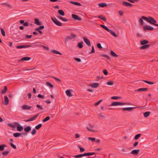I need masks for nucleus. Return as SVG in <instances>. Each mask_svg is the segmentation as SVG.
<instances>
[{
  "instance_id": "1",
  "label": "nucleus",
  "mask_w": 158,
  "mask_h": 158,
  "mask_svg": "<svg viewBox=\"0 0 158 158\" xmlns=\"http://www.w3.org/2000/svg\"><path fill=\"white\" fill-rule=\"evenodd\" d=\"M143 19L144 20L147 21L149 23L152 25L154 23H156L157 22L154 19V18L151 17L149 16L148 17V18H147V17H143Z\"/></svg>"
},
{
  "instance_id": "2",
  "label": "nucleus",
  "mask_w": 158,
  "mask_h": 158,
  "mask_svg": "<svg viewBox=\"0 0 158 158\" xmlns=\"http://www.w3.org/2000/svg\"><path fill=\"white\" fill-rule=\"evenodd\" d=\"M130 103H124L119 102H113L112 103L111 106H117L120 105H130Z\"/></svg>"
},
{
  "instance_id": "3",
  "label": "nucleus",
  "mask_w": 158,
  "mask_h": 158,
  "mask_svg": "<svg viewBox=\"0 0 158 158\" xmlns=\"http://www.w3.org/2000/svg\"><path fill=\"white\" fill-rule=\"evenodd\" d=\"M76 37L77 36L76 35L73 33H71V35L70 36H67L65 37V42H68L69 40Z\"/></svg>"
},
{
  "instance_id": "4",
  "label": "nucleus",
  "mask_w": 158,
  "mask_h": 158,
  "mask_svg": "<svg viewBox=\"0 0 158 158\" xmlns=\"http://www.w3.org/2000/svg\"><path fill=\"white\" fill-rule=\"evenodd\" d=\"M51 19L53 23L56 25L59 26H61L62 25V23L58 21L56 18H53V17H51Z\"/></svg>"
},
{
  "instance_id": "5",
  "label": "nucleus",
  "mask_w": 158,
  "mask_h": 158,
  "mask_svg": "<svg viewBox=\"0 0 158 158\" xmlns=\"http://www.w3.org/2000/svg\"><path fill=\"white\" fill-rule=\"evenodd\" d=\"M143 30L144 31H152L154 29V28L149 25H146L143 27Z\"/></svg>"
},
{
  "instance_id": "6",
  "label": "nucleus",
  "mask_w": 158,
  "mask_h": 158,
  "mask_svg": "<svg viewBox=\"0 0 158 158\" xmlns=\"http://www.w3.org/2000/svg\"><path fill=\"white\" fill-rule=\"evenodd\" d=\"M33 46L29 45H19L17 46L16 48L17 49L22 48H27L30 47H33Z\"/></svg>"
},
{
  "instance_id": "7",
  "label": "nucleus",
  "mask_w": 158,
  "mask_h": 158,
  "mask_svg": "<svg viewBox=\"0 0 158 158\" xmlns=\"http://www.w3.org/2000/svg\"><path fill=\"white\" fill-rule=\"evenodd\" d=\"M84 41L86 44L89 47L91 46V43L89 40L86 37H83V38Z\"/></svg>"
},
{
  "instance_id": "8",
  "label": "nucleus",
  "mask_w": 158,
  "mask_h": 158,
  "mask_svg": "<svg viewBox=\"0 0 158 158\" xmlns=\"http://www.w3.org/2000/svg\"><path fill=\"white\" fill-rule=\"evenodd\" d=\"M137 108V107H135L123 108L122 109V110L123 111L126 110L130 111L133 110L134 109L136 108Z\"/></svg>"
},
{
  "instance_id": "9",
  "label": "nucleus",
  "mask_w": 158,
  "mask_h": 158,
  "mask_svg": "<svg viewBox=\"0 0 158 158\" xmlns=\"http://www.w3.org/2000/svg\"><path fill=\"white\" fill-rule=\"evenodd\" d=\"M72 17L74 19L77 20L81 21V18L79 17L78 15H76L72 14Z\"/></svg>"
},
{
  "instance_id": "10",
  "label": "nucleus",
  "mask_w": 158,
  "mask_h": 158,
  "mask_svg": "<svg viewBox=\"0 0 158 158\" xmlns=\"http://www.w3.org/2000/svg\"><path fill=\"white\" fill-rule=\"evenodd\" d=\"M27 134L25 133H14L13 134V135L15 137H18L21 135H26Z\"/></svg>"
},
{
  "instance_id": "11",
  "label": "nucleus",
  "mask_w": 158,
  "mask_h": 158,
  "mask_svg": "<svg viewBox=\"0 0 158 158\" xmlns=\"http://www.w3.org/2000/svg\"><path fill=\"white\" fill-rule=\"evenodd\" d=\"M22 109L23 110H30L31 108V106L27 105H23L22 106Z\"/></svg>"
},
{
  "instance_id": "12",
  "label": "nucleus",
  "mask_w": 158,
  "mask_h": 158,
  "mask_svg": "<svg viewBox=\"0 0 158 158\" xmlns=\"http://www.w3.org/2000/svg\"><path fill=\"white\" fill-rule=\"evenodd\" d=\"M122 4L124 6L127 7H131L132 6V4L125 1H123L122 2Z\"/></svg>"
},
{
  "instance_id": "13",
  "label": "nucleus",
  "mask_w": 158,
  "mask_h": 158,
  "mask_svg": "<svg viewBox=\"0 0 158 158\" xmlns=\"http://www.w3.org/2000/svg\"><path fill=\"white\" fill-rule=\"evenodd\" d=\"M89 85L93 88H96L99 86V84L98 83H94L90 84Z\"/></svg>"
},
{
  "instance_id": "14",
  "label": "nucleus",
  "mask_w": 158,
  "mask_h": 158,
  "mask_svg": "<svg viewBox=\"0 0 158 158\" xmlns=\"http://www.w3.org/2000/svg\"><path fill=\"white\" fill-rule=\"evenodd\" d=\"M139 152V149H135L132 150L131 152V154L132 155H137Z\"/></svg>"
},
{
  "instance_id": "15",
  "label": "nucleus",
  "mask_w": 158,
  "mask_h": 158,
  "mask_svg": "<svg viewBox=\"0 0 158 158\" xmlns=\"http://www.w3.org/2000/svg\"><path fill=\"white\" fill-rule=\"evenodd\" d=\"M143 45V46H142L140 47V49H143L148 48L150 47L151 45L149 44H148L144 45Z\"/></svg>"
},
{
  "instance_id": "16",
  "label": "nucleus",
  "mask_w": 158,
  "mask_h": 158,
  "mask_svg": "<svg viewBox=\"0 0 158 158\" xmlns=\"http://www.w3.org/2000/svg\"><path fill=\"white\" fill-rule=\"evenodd\" d=\"M148 89L147 88H140L135 90V92H141L147 91Z\"/></svg>"
},
{
  "instance_id": "17",
  "label": "nucleus",
  "mask_w": 158,
  "mask_h": 158,
  "mask_svg": "<svg viewBox=\"0 0 158 158\" xmlns=\"http://www.w3.org/2000/svg\"><path fill=\"white\" fill-rule=\"evenodd\" d=\"M31 128L29 126H28L24 128V131L26 132H29L31 130Z\"/></svg>"
},
{
  "instance_id": "18",
  "label": "nucleus",
  "mask_w": 158,
  "mask_h": 158,
  "mask_svg": "<svg viewBox=\"0 0 158 158\" xmlns=\"http://www.w3.org/2000/svg\"><path fill=\"white\" fill-rule=\"evenodd\" d=\"M149 43L148 41L145 40H143L140 41V44L142 45H146Z\"/></svg>"
},
{
  "instance_id": "19",
  "label": "nucleus",
  "mask_w": 158,
  "mask_h": 158,
  "mask_svg": "<svg viewBox=\"0 0 158 158\" xmlns=\"http://www.w3.org/2000/svg\"><path fill=\"white\" fill-rule=\"evenodd\" d=\"M31 58L28 56H25L22 57L21 59V60H25V61H28L29 60L31 59Z\"/></svg>"
},
{
  "instance_id": "20",
  "label": "nucleus",
  "mask_w": 158,
  "mask_h": 158,
  "mask_svg": "<svg viewBox=\"0 0 158 158\" xmlns=\"http://www.w3.org/2000/svg\"><path fill=\"white\" fill-rule=\"evenodd\" d=\"M70 2L72 4H73L74 5H75L77 6H81L82 5L80 3L77 2H74L73 1H71Z\"/></svg>"
},
{
  "instance_id": "21",
  "label": "nucleus",
  "mask_w": 158,
  "mask_h": 158,
  "mask_svg": "<svg viewBox=\"0 0 158 158\" xmlns=\"http://www.w3.org/2000/svg\"><path fill=\"white\" fill-rule=\"evenodd\" d=\"M71 90L70 89L67 90L65 92L67 96L70 97L72 96L71 94Z\"/></svg>"
},
{
  "instance_id": "22",
  "label": "nucleus",
  "mask_w": 158,
  "mask_h": 158,
  "mask_svg": "<svg viewBox=\"0 0 158 158\" xmlns=\"http://www.w3.org/2000/svg\"><path fill=\"white\" fill-rule=\"evenodd\" d=\"M35 23L37 25H40L42 24V23L40 22L39 20L38 19H35Z\"/></svg>"
},
{
  "instance_id": "23",
  "label": "nucleus",
  "mask_w": 158,
  "mask_h": 158,
  "mask_svg": "<svg viewBox=\"0 0 158 158\" xmlns=\"http://www.w3.org/2000/svg\"><path fill=\"white\" fill-rule=\"evenodd\" d=\"M4 98H5L4 104L5 105H7L8 104V103H9L8 98V97L6 96H4Z\"/></svg>"
},
{
  "instance_id": "24",
  "label": "nucleus",
  "mask_w": 158,
  "mask_h": 158,
  "mask_svg": "<svg viewBox=\"0 0 158 158\" xmlns=\"http://www.w3.org/2000/svg\"><path fill=\"white\" fill-rule=\"evenodd\" d=\"M145 17V16H143L141 17V18H140L139 20V23L141 25H143V17Z\"/></svg>"
},
{
  "instance_id": "25",
  "label": "nucleus",
  "mask_w": 158,
  "mask_h": 158,
  "mask_svg": "<svg viewBox=\"0 0 158 158\" xmlns=\"http://www.w3.org/2000/svg\"><path fill=\"white\" fill-rule=\"evenodd\" d=\"M109 32H110L111 35L113 36H114L116 37H118V36L117 35L116 33L114 32L112 30H110V31H109Z\"/></svg>"
},
{
  "instance_id": "26",
  "label": "nucleus",
  "mask_w": 158,
  "mask_h": 158,
  "mask_svg": "<svg viewBox=\"0 0 158 158\" xmlns=\"http://www.w3.org/2000/svg\"><path fill=\"white\" fill-rule=\"evenodd\" d=\"M83 42L82 41L79 43L77 45V46L80 48H82L83 47Z\"/></svg>"
},
{
  "instance_id": "27",
  "label": "nucleus",
  "mask_w": 158,
  "mask_h": 158,
  "mask_svg": "<svg viewBox=\"0 0 158 158\" xmlns=\"http://www.w3.org/2000/svg\"><path fill=\"white\" fill-rule=\"evenodd\" d=\"M89 128L87 127L86 128L88 129V130L90 131L93 132L94 131V130H91V129L94 127V126L93 125H91L90 124H89Z\"/></svg>"
},
{
  "instance_id": "28",
  "label": "nucleus",
  "mask_w": 158,
  "mask_h": 158,
  "mask_svg": "<svg viewBox=\"0 0 158 158\" xmlns=\"http://www.w3.org/2000/svg\"><path fill=\"white\" fill-rule=\"evenodd\" d=\"M150 113L151 112L149 111H147L145 112L143 114L144 117L146 118L148 117L149 116Z\"/></svg>"
},
{
  "instance_id": "29",
  "label": "nucleus",
  "mask_w": 158,
  "mask_h": 158,
  "mask_svg": "<svg viewBox=\"0 0 158 158\" xmlns=\"http://www.w3.org/2000/svg\"><path fill=\"white\" fill-rule=\"evenodd\" d=\"M58 13L62 16H64V12L61 10H59L58 11Z\"/></svg>"
},
{
  "instance_id": "30",
  "label": "nucleus",
  "mask_w": 158,
  "mask_h": 158,
  "mask_svg": "<svg viewBox=\"0 0 158 158\" xmlns=\"http://www.w3.org/2000/svg\"><path fill=\"white\" fill-rule=\"evenodd\" d=\"M98 18L103 20L104 21H106V17L103 16L102 15H100L98 16Z\"/></svg>"
},
{
  "instance_id": "31",
  "label": "nucleus",
  "mask_w": 158,
  "mask_h": 158,
  "mask_svg": "<svg viewBox=\"0 0 158 158\" xmlns=\"http://www.w3.org/2000/svg\"><path fill=\"white\" fill-rule=\"evenodd\" d=\"M17 128L18 131H20L23 129V127L22 126L19 125L17 127Z\"/></svg>"
},
{
  "instance_id": "32",
  "label": "nucleus",
  "mask_w": 158,
  "mask_h": 158,
  "mask_svg": "<svg viewBox=\"0 0 158 158\" xmlns=\"http://www.w3.org/2000/svg\"><path fill=\"white\" fill-rule=\"evenodd\" d=\"M52 52L55 54H60V55H62V54L60 52L56 50H52Z\"/></svg>"
},
{
  "instance_id": "33",
  "label": "nucleus",
  "mask_w": 158,
  "mask_h": 158,
  "mask_svg": "<svg viewBox=\"0 0 158 158\" xmlns=\"http://www.w3.org/2000/svg\"><path fill=\"white\" fill-rule=\"evenodd\" d=\"M98 6L102 7H103L107 6V4L106 3H100L98 4Z\"/></svg>"
},
{
  "instance_id": "34",
  "label": "nucleus",
  "mask_w": 158,
  "mask_h": 158,
  "mask_svg": "<svg viewBox=\"0 0 158 158\" xmlns=\"http://www.w3.org/2000/svg\"><path fill=\"white\" fill-rule=\"evenodd\" d=\"M50 119V117L48 116L46 117L45 118H44L42 121V122L44 123L45 122H46L49 120Z\"/></svg>"
},
{
  "instance_id": "35",
  "label": "nucleus",
  "mask_w": 158,
  "mask_h": 158,
  "mask_svg": "<svg viewBox=\"0 0 158 158\" xmlns=\"http://www.w3.org/2000/svg\"><path fill=\"white\" fill-rule=\"evenodd\" d=\"M0 30H1V33L2 35L3 36H5V32L4 31V29L3 28H0Z\"/></svg>"
},
{
  "instance_id": "36",
  "label": "nucleus",
  "mask_w": 158,
  "mask_h": 158,
  "mask_svg": "<svg viewBox=\"0 0 158 158\" xmlns=\"http://www.w3.org/2000/svg\"><path fill=\"white\" fill-rule=\"evenodd\" d=\"M7 90V87L6 86L4 87V89L1 91V94H4L5 93Z\"/></svg>"
},
{
  "instance_id": "37",
  "label": "nucleus",
  "mask_w": 158,
  "mask_h": 158,
  "mask_svg": "<svg viewBox=\"0 0 158 158\" xmlns=\"http://www.w3.org/2000/svg\"><path fill=\"white\" fill-rule=\"evenodd\" d=\"M110 54L112 56L114 57H117L118 56V55L112 51H111Z\"/></svg>"
},
{
  "instance_id": "38",
  "label": "nucleus",
  "mask_w": 158,
  "mask_h": 158,
  "mask_svg": "<svg viewBox=\"0 0 158 158\" xmlns=\"http://www.w3.org/2000/svg\"><path fill=\"white\" fill-rule=\"evenodd\" d=\"M6 147L5 144H2L0 145V151H3L4 149V148Z\"/></svg>"
},
{
  "instance_id": "39",
  "label": "nucleus",
  "mask_w": 158,
  "mask_h": 158,
  "mask_svg": "<svg viewBox=\"0 0 158 158\" xmlns=\"http://www.w3.org/2000/svg\"><path fill=\"white\" fill-rule=\"evenodd\" d=\"M38 115H39V114H38L36 115H35V116H34V117L30 118L31 121L35 120L36 119V118H37V117L38 116Z\"/></svg>"
},
{
  "instance_id": "40",
  "label": "nucleus",
  "mask_w": 158,
  "mask_h": 158,
  "mask_svg": "<svg viewBox=\"0 0 158 158\" xmlns=\"http://www.w3.org/2000/svg\"><path fill=\"white\" fill-rule=\"evenodd\" d=\"M46 84L47 86H49L51 88H53L54 87L53 85L51 83L48 82H46Z\"/></svg>"
},
{
  "instance_id": "41",
  "label": "nucleus",
  "mask_w": 158,
  "mask_h": 158,
  "mask_svg": "<svg viewBox=\"0 0 158 158\" xmlns=\"http://www.w3.org/2000/svg\"><path fill=\"white\" fill-rule=\"evenodd\" d=\"M42 126V124H39L35 127V129L36 130H39L41 127Z\"/></svg>"
},
{
  "instance_id": "42",
  "label": "nucleus",
  "mask_w": 158,
  "mask_h": 158,
  "mask_svg": "<svg viewBox=\"0 0 158 158\" xmlns=\"http://www.w3.org/2000/svg\"><path fill=\"white\" fill-rule=\"evenodd\" d=\"M98 116L99 118H105V116L103 114H102L101 113H99L98 114Z\"/></svg>"
},
{
  "instance_id": "43",
  "label": "nucleus",
  "mask_w": 158,
  "mask_h": 158,
  "mask_svg": "<svg viewBox=\"0 0 158 158\" xmlns=\"http://www.w3.org/2000/svg\"><path fill=\"white\" fill-rule=\"evenodd\" d=\"M141 135V134H139L136 135L135 137V140L138 139L140 137Z\"/></svg>"
},
{
  "instance_id": "44",
  "label": "nucleus",
  "mask_w": 158,
  "mask_h": 158,
  "mask_svg": "<svg viewBox=\"0 0 158 158\" xmlns=\"http://www.w3.org/2000/svg\"><path fill=\"white\" fill-rule=\"evenodd\" d=\"M143 81L150 85H152L154 84V83L152 82L146 80H143Z\"/></svg>"
},
{
  "instance_id": "45",
  "label": "nucleus",
  "mask_w": 158,
  "mask_h": 158,
  "mask_svg": "<svg viewBox=\"0 0 158 158\" xmlns=\"http://www.w3.org/2000/svg\"><path fill=\"white\" fill-rule=\"evenodd\" d=\"M107 84L108 85H112L114 84V82L112 81H108L107 83Z\"/></svg>"
},
{
  "instance_id": "46",
  "label": "nucleus",
  "mask_w": 158,
  "mask_h": 158,
  "mask_svg": "<svg viewBox=\"0 0 158 158\" xmlns=\"http://www.w3.org/2000/svg\"><path fill=\"white\" fill-rule=\"evenodd\" d=\"M36 132V130L35 129H33L31 132V134L32 135H34Z\"/></svg>"
},
{
  "instance_id": "47",
  "label": "nucleus",
  "mask_w": 158,
  "mask_h": 158,
  "mask_svg": "<svg viewBox=\"0 0 158 158\" xmlns=\"http://www.w3.org/2000/svg\"><path fill=\"white\" fill-rule=\"evenodd\" d=\"M78 148H79L80 149V152H84L85 151V149L84 148H81L80 146L78 145L77 146Z\"/></svg>"
},
{
  "instance_id": "48",
  "label": "nucleus",
  "mask_w": 158,
  "mask_h": 158,
  "mask_svg": "<svg viewBox=\"0 0 158 158\" xmlns=\"http://www.w3.org/2000/svg\"><path fill=\"white\" fill-rule=\"evenodd\" d=\"M121 98L118 96H113L111 98V99H112L117 100L118 99H120Z\"/></svg>"
},
{
  "instance_id": "49",
  "label": "nucleus",
  "mask_w": 158,
  "mask_h": 158,
  "mask_svg": "<svg viewBox=\"0 0 158 158\" xmlns=\"http://www.w3.org/2000/svg\"><path fill=\"white\" fill-rule=\"evenodd\" d=\"M36 107L37 108H38L40 110H42L43 109V108L38 104L36 105Z\"/></svg>"
},
{
  "instance_id": "50",
  "label": "nucleus",
  "mask_w": 158,
  "mask_h": 158,
  "mask_svg": "<svg viewBox=\"0 0 158 158\" xmlns=\"http://www.w3.org/2000/svg\"><path fill=\"white\" fill-rule=\"evenodd\" d=\"M10 145L14 149H16V148H16V146L15 145L13 144V143H10Z\"/></svg>"
},
{
  "instance_id": "51",
  "label": "nucleus",
  "mask_w": 158,
  "mask_h": 158,
  "mask_svg": "<svg viewBox=\"0 0 158 158\" xmlns=\"http://www.w3.org/2000/svg\"><path fill=\"white\" fill-rule=\"evenodd\" d=\"M9 152V151H5L2 152V154L3 156H6L7 155Z\"/></svg>"
},
{
  "instance_id": "52",
  "label": "nucleus",
  "mask_w": 158,
  "mask_h": 158,
  "mask_svg": "<svg viewBox=\"0 0 158 158\" xmlns=\"http://www.w3.org/2000/svg\"><path fill=\"white\" fill-rule=\"evenodd\" d=\"M101 56H102V57H105V58H106L107 59H110V57H109V56H108L107 55H106V54H102Z\"/></svg>"
},
{
  "instance_id": "53",
  "label": "nucleus",
  "mask_w": 158,
  "mask_h": 158,
  "mask_svg": "<svg viewBox=\"0 0 158 158\" xmlns=\"http://www.w3.org/2000/svg\"><path fill=\"white\" fill-rule=\"evenodd\" d=\"M8 126H10V127H11L12 128H15V126L14 125H13L12 123H9L8 124Z\"/></svg>"
},
{
  "instance_id": "54",
  "label": "nucleus",
  "mask_w": 158,
  "mask_h": 158,
  "mask_svg": "<svg viewBox=\"0 0 158 158\" xmlns=\"http://www.w3.org/2000/svg\"><path fill=\"white\" fill-rule=\"evenodd\" d=\"M52 77L54 79H55V80H56V81H61V80L60 79H59L56 77Z\"/></svg>"
},
{
  "instance_id": "55",
  "label": "nucleus",
  "mask_w": 158,
  "mask_h": 158,
  "mask_svg": "<svg viewBox=\"0 0 158 158\" xmlns=\"http://www.w3.org/2000/svg\"><path fill=\"white\" fill-rule=\"evenodd\" d=\"M102 101V100H100L98 101L96 103H95L94 105L95 106H97L98 105L101 103V102Z\"/></svg>"
},
{
  "instance_id": "56",
  "label": "nucleus",
  "mask_w": 158,
  "mask_h": 158,
  "mask_svg": "<svg viewBox=\"0 0 158 158\" xmlns=\"http://www.w3.org/2000/svg\"><path fill=\"white\" fill-rule=\"evenodd\" d=\"M97 47L99 49H102V47L100 43H98L97 44Z\"/></svg>"
},
{
  "instance_id": "57",
  "label": "nucleus",
  "mask_w": 158,
  "mask_h": 158,
  "mask_svg": "<svg viewBox=\"0 0 158 158\" xmlns=\"http://www.w3.org/2000/svg\"><path fill=\"white\" fill-rule=\"evenodd\" d=\"M37 97L38 98H42L44 99V95H41L40 94H39L38 95Z\"/></svg>"
},
{
  "instance_id": "58",
  "label": "nucleus",
  "mask_w": 158,
  "mask_h": 158,
  "mask_svg": "<svg viewBox=\"0 0 158 158\" xmlns=\"http://www.w3.org/2000/svg\"><path fill=\"white\" fill-rule=\"evenodd\" d=\"M88 139L91 140L92 142L94 141L95 140V138L93 137H89L88 138Z\"/></svg>"
},
{
  "instance_id": "59",
  "label": "nucleus",
  "mask_w": 158,
  "mask_h": 158,
  "mask_svg": "<svg viewBox=\"0 0 158 158\" xmlns=\"http://www.w3.org/2000/svg\"><path fill=\"white\" fill-rule=\"evenodd\" d=\"M95 52V50L94 49V47L93 46L92 47V50L91 51L90 53H93Z\"/></svg>"
},
{
  "instance_id": "60",
  "label": "nucleus",
  "mask_w": 158,
  "mask_h": 158,
  "mask_svg": "<svg viewBox=\"0 0 158 158\" xmlns=\"http://www.w3.org/2000/svg\"><path fill=\"white\" fill-rule=\"evenodd\" d=\"M103 28L105 29L106 31H108V32H109V31L110 30V29H109L106 26H105Z\"/></svg>"
},
{
  "instance_id": "61",
  "label": "nucleus",
  "mask_w": 158,
  "mask_h": 158,
  "mask_svg": "<svg viewBox=\"0 0 158 158\" xmlns=\"http://www.w3.org/2000/svg\"><path fill=\"white\" fill-rule=\"evenodd\" d=\"M75 158H79L82 157V154H79L78 155H75L74 156Z\"/></svg>"
},
{
  "instance_id": "62",
  "label": "nucleus",
  "mask_w": 158,
  "mask_h": 158,
  "mask_svg": "<svg viewBox=\"0 0 158 158\" xmlns=\"http://www.w3.org/2000/svg\"><path fill=\"white\" fill-rule=\"evenodd\" d=\"M103 73L105 75H107L108 74V72L106 69L103 70Z\"/></svg>"
},
{
  "instance_id": "63",
  "label": "nucleus",
  "mask_w": 158,
  "mask_h": 158,
  "mask_svg": "<svg viewBox=\"0 0 158 158\" xmlns=\"http://www.w3.org/2000/svg\"><path fill=\"white\" fill-rule=\"evenodd\" d=\"M61 20H62L63 21H64V22H67L68 20V19L65 18H64L63 17H62Z\"/></svg>"
},
{
  "instance_id": "64",
  "label": "nucleus",
  "mask_w": 158,
  "mask_h": 158,
  "mask_svg": "<svg viewBox=\"0 0 158 158\" xmlns=\"http://www.w3.org/2000/svg\"><path fill=\"white\" fill-rule=\"evenodd\" d=\"M74 59L77 61V62H80L81 61V60L79 58H74Z\"/></svg>"
}]
</instances>
